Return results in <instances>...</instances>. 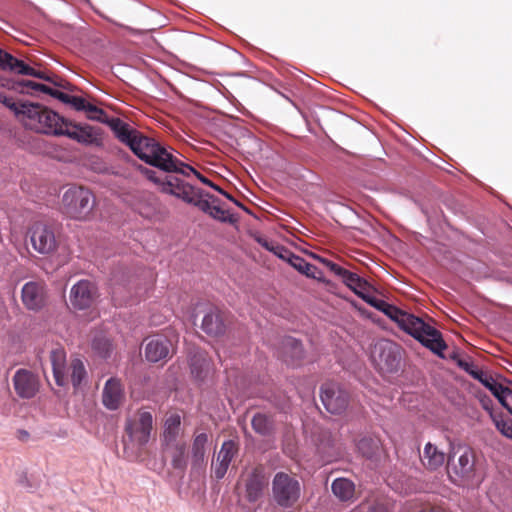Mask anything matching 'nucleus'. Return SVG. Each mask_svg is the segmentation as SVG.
Returning a JSON list of instances; mask_svg holds the SVG:
<instances>
[{
	"label": "nucleus",
	"mask_w": 512,
	"mask_h": 512,
	"mask_svg": "<svg viewBox=\"0 0 512 512\" xmlns=\"http://www.w3.org/2000/svg\"><path fill=\"white\" fill-rule=\"evenodd\" d=\"M288 263L297 271L303 273L305 265H307L308 262L304 258L293 253V255L290 256Z\"/></svg>",
	"instance_id": "43"
},
{
	"label": "nucleus",
	"mask_w": 512,
	"mask_h": 512,
	"mask_svg": "<svg viewBox=\"0 0 512 512\" xmlns=\"http://www.w3.org/2000/svg\"><path fill=\"white\" fill-rule=\"evenodd\" d=\"M20 85L22 86V89H21L22 92L34 94L37 92L36 85H39V83L31 81V80H24V81L20 82Z\"/></svg>",
	"instance_id": "48"
},
{
	"label": "nucleus",
	"mask_w": 512,
	"mask_h": 512,
	"mask_svg": "<svg viewBox=\"0 0 512 512\" xmlns=\"http://www.w3.org/2000/svg\"><path fill=\"white\" fill-rule=\"evenodd\" d=\"M126 434L133 445H146L153 430V417L148 411H141L138 419L126 425Z\"/></svg>",
	"instance_id": "10"
},
{
	"label": "nucleus",
	"mask_w": 512,
	"mask_h": 512,
	"mask_svg": "<svg viewBox=\"0 0 512 512\" xmlns=\"http://www.w3.org/2000/svg\"><path fill=\"white\" fill-rule=\"evenodd\" d=\"M124 387L120 379L109 378L103 388L102 402L109 410L118 409L124 401Z\"/></svg>",
	"instance_id": "18"
},
{
	"label": "nucleus",
	"mask_w": 512,
	"mask_h": 512,
	"mask_svg": "<svg viewBox=\"0 0 512 512\" xmlns=\"http://www.w3.org/2000/svg\"><path fill=\"white\" fill-rule=\"evenodd\" d=\"M0 69L3 71L14 72L21 75H30L39 79L53 82L56 86L65 87L59 82L53 81L45 72L35 70L24 61L15 58L10 53L0 48Z\"/></svg>",
	"instance_id": "12"
},
{
	"label": "nucleus",
	"mask_w": 512,
	"mask_h": 512,
	"mask_svg": "<svg viewBox=\"0 0 512 512\" xmlns=\"http://www.w3.org/2000/svg\"><path fill=\"white\" fill-rule=\"evenodd\" d=\"M46 292L42 282L30 281L22 288V302L30 310H39L45 304Z\"/></svg>",
	"instance_id": "17"
},
{
	"label": "nucleus",
	"mask_w": 512,
	"mask_h": 512,
	"mask_svg": "<svg viewBox=\"0 0 512 512\" xmlns=\"http://www.w3.org/2000/svg\"><path fill=\"white\" fill-rule=\"evenodd\" d=\"M499 402L512 414V390L506 388L505 393L501 396Z\"/></svg>",
	"instance_id": "45"
},
{
	"label": "nucleus",
	"mask_w": 512,
	"mask_h": 512,
	"mask_svg": "<svg viewBox=\"0 0 512 512\" xmlns=\"http://www.w3.org/2000/svg\"><path fill=\"white\" fill-rule=\"evenodd\" d=\"M128 452H130V454H129V455H127V456H126V455L121 456V455H119V454H118V457L127 458V459H129V460H130V459H132V458H135V459H137V458H138V455H136V453H135V452H136V450H127V449H124V450H123V453H124V454H126V453H128Z\"/></svg>",
	"instance_id": "59"
},
{
	"label": "nucleus",
	"mask_w": 512,
	"mask_h": 512,
	"mask_svg": "<svg viewBox=\"0 0 512 512\" xmlns=\"http://www.w3.org/2000/svg\"><path fill=\"white\" fill-rule=\"evenodd\" d=\"M317 259L338 277L342 273V271L345 269V268L341 267L340 265H338L337 263H335L327 258L318 256Z\"/></svg>",
	"instance_id": "42"
},
{
	"label": "nucleus",
	"mask_w": 512,
	"mask_h": 512,
	"mask_svg": "<svg viewBox=\"0 0 512 512\" xmlns=\"http://www.w3.org/2000/svg\"><path fill=\"white\" fill-rule=\"evenodd\" d=\"M269 484V477L262 465L256 466L246 479V498L249 502L254 503L261 499L264 491Z\"/></svg>",
	"instance_id": "15"
},
{
	"label": "nucleus",
	"mask_w": 512,
	"mask_h": 512,
	"mask_svg": "<svg viewBox=\"0 0 512 512\" xmlns=\"http://www.w3.org/2000/svg\"><path fill=\"white\" fill-rule=\"evenodd\" d=\"M418 512H443L440 507L425 505Z\"/></svg>",
	"instance_id": "56"
},
{
	"label": "nucleus",
	"mask_w": 512,
	"mask_h": 512,
	"mask_svg": "<svg viewBox=\"0 0 512 512\" xmlns=\"http://www.w3.org/2000/svg\"><path fill=\"white\" fill-rule=\"evenodd\" d=\"M12 382L15 392L20 398H33L39 391L40 382L38 376L27 369L17 370Z\"/></svg>",
	"instance_id": "13"
},
{
	"label": "nucleus",
	"mask_w": 512,
	"mask_h": 512,
	"mask_svg": "<svg viewBox=\"0 0 512 512\" xmlns=\"http://www.w3.org/2000/svg\"><path fill=\"white\" fill-rule=\"evenodd\" d=\"M20 85L22 86V89H21L22 92L34 94L37 92L36 85H39V83L31 81V80H24V81L20 82Z\"/></svg>",
	"instance_id": "49"
},
{
	"label": "nucleus",
	"mask_w": 512,
	"mask_h": 512,
	"mask_svg": "<svg viewBox=\"0 0 512 512\" xmlns=\"http://www.w3.org/2000/svg\"><path fill=\"white\" fill-rule=\"evenodd\" d=\"M95 196L82 186H74L66 190L62 196V210L70 218L86 220L95 207Z\"/></svg>",
	"instance_id": "4"
},
{
	"label": "nucleus",
	"mask_w": 512,
	"mask_h": 512,
	"mask_svg": "<svg viewBox=\"0 0 512 512\" xmlns=\"http://www.w3.org/2000/svg\"><path fill=\"white\" fill-rule=\"evenodd\" d=\"M12 110L23 125L37 133L61 136L65 119L49 108L35 103H17L12 100Z\"/></svg>",
	"instance_id": "3"
},
{
	"label": "nucleus",
	"mask_w": 512,
	"mask_h": 512,
	"mask_svg": "<svg viewBox=\"0 0 512 512\" xmlns=\"http://www.w3.org/2000/svg\"><path fill=\"white\" fill-rule=\"evenodd\" d=\"M50 361L52 365L55 382L58 386H66L68 377L66 376V352L62 347H57L50 352Z\"/></svg>",
	"instance_id": "19"
},
{
	"label": "nucleus",
	"mask_w": 512,
	"mask_h": 512,
	"mask_svg": "<svg viewBox=\"0 0 512 512\" xmlns=\"http://www.w3.org/2000/svg\"><path fill=\"white\" fill-rule=\"evenodd\" d=\"M368 512H390L388 507L383 503H375L369 507Z\"/></svg>",
	"instance_id": "54"
},
{
	"label": "nucleus",
	"mask_w": 512,
	"mask_h": 512,
	"mask_svg": "<svg viewBox=\"0 0 512 512\" xmlns=\"http://www.w3.org/2000/svg\"><path fill=\"white\" fill-rule=\"evenodd\" d=\"M422 464L429 470H436L443 465L445 454L441 450H415Z\"/></svg>",
	"instance_id": "27"
},
{
	"label": "nucleus",
	"mask_w": 512,
	"mask_h": 512,
	"mask_svg": "<svg viewBox=\"0 0 512 512\" xmlns=\"http://www.w3.org/2000/svg\"><path fill=\"white\" fill-rule=\"evenodd\" d=\"M366 303L376 308L377 310L382 311L388 302L372 296L370 299H366Z\"/></svg>",
	"instance_id": "50"
},
{
	"label": "nucleus",
	"mask_w": 512,
	"mask_h": 512,
	"mask_svg": "<svg viewBox=\"0 0 512 512\" xmlns=\"http://www.w3.org/2000/svg\"><path fill=\"white\" fill-rule=\"evenodd\" d=\"M491 393L500 400L507 387H504L501 383H498L492 375L487 374L481 382Z\"/></svg>",
	"instance_id": "31"
},
{
	"label": "nucleus",
	"mask_w": 512,
	"mask_h": 512,
	"mask_svg": "<svg viewBox=\"0 0 512 512\" xmlns=\"http://www.w3.org/2000/svg\"><path fill=\"white\" fill-rule=\"evenodd\" d=\"M171 458L173 467L183 471L190 461V450H172Z\"/></svg>",
	"instance_id": "29"
},
{
	"label": "nucleus",
	"mask_w": 512,
	"mask_h": 512,
	"mask_svg": "<svg viewBox=\"0 0 512 512\" xmlns=\"http://www.w3.org/2000/svg\"><path fill=\"white\" fill-rule=\"evenodd\" d=\"M61 130V135L67 136L81 144L100 145L102 142L101 129L90 125L73 124L65 120Z\"/></svg>",
	"instance_id": "11"
},
{
	"label": "nucleus",
	"mask_w": 512,
	"mask_h": 512,
	"mask_svg": "<svg viewBox=\"0 0 512 512\" xmlns=\"http://www.w3.org/2000/svg\"><path fill=\"white\" fill-rule=\"evenodd\" d=\"M339 277L343 283L351 290H353L354 287H357V284L360 283L361 280V277L358 274L353 273L347 269H344Z\"/></svg>",
	"instance_id": "34"
},
{
	"label": "nucleus",
	"mask_w": 512,
	"mask_h": 512,
	"mask_svg": "<svg viewBox=\"0 0 512 512\" xmlns=\"http://www.w3.org/2000/svg\"><path fill=\"white\" fill-rule=\"evenodd\" d=\"M232 445H233L232 441H226V442H224V443L222 444V447H221V448H222V449H225V448H232Z\"/></svg>",
	"instance_id": "63"
},
{
	"label": "nucleus",
	"mask_w": 512,
	"mask_h": 512,
	"mask_svg": "<svg viewBox=\"0 0 512 512\" xmlns=\"http://www.w3.org/2000/svg\"><path fill=\"white\" fill-rule=\"evenodd\" d=\"M140 171L149 181L157 186L161 193L173 196L185 203L192 201L191 197L197 188L174 175L175 173H167L165 176H160L156 171L142 166Z\"/></svg>",
	"instance_id": "5"
},
{
	"label": "nucleus",
	"mask_w": 512,
	"mask_h": 512,
	"mask_svg": "<svg viewBox=\"0 0 512 512\" xmlns=\"http://www.w3.org/2000/svg\"><path fill=\"white\" fill-rule=\"evenodd\" d=\"M251 425L253 430L262 436H270L275 429L273 417L265 413H256L251 419Z\"/></svg>",
	"instance_id": "26"
},
{
	"label": "nucleus",
	"mask_w": 512,
	"mask_h": 512,
	"mask_svg": "<svg viewBox=\"0 0 512 512\" xmlns=\"http://www.w3.org/2000/svg\"><path fill=\"white\" fill-rule=\"evenodd\" d=\"M19 481H20V483H21L22 485H24V486H25L26 488H28V489L36 488V485H33V484L30 482V480H29V478L27 477V475H26V474H23V475L20 477V480H19Z\"/></svg>",
	"instance_id": "55"
},
{
	"label": "nucleus",
	"mask_w": 512,
	"mask_h": 512,
	"mask_svg": "<svg viewBox=\"0 0 512 512\" xmlns=\"http://www.w3.org/2000/svg\"><path fill=\"white\" fill-rule=\"evenodd\" d=\"M84 111L87 113V117L91 120H96L103 123L107 122V115L104 110L91 103H87Z\"/></svg>",
	"instance_id": "33"
},
{
	"label": "nucleus",
	"mask_w": 512,
	"mask_h": 512,
	"mask_svg": "<svg viewBox=\"0 0 512 512\" xmlns=\"http://www.w3.org/2000/svg\"><path fill=\"white\" fill-rule=\"evenodd\" d=\"M66 376L68 383L71 382L74 389L77 390L87 376L83 361L78 358L72 359L66 368Z\"/></svg>",
	"instance_id": "25"
},
{
	"label": "nucleus",
	"mask_w": 512,
	"mask_h": 512,
	"mask_svg": "<svg viewBox=\"0 0 512 512\" xmlns=\"http://www.w3.org/2000/svg\"><path fill=\"white\" fill-rule=\"evenodd\" d=\"M209 442V435L206 432H196L193 448H204Z\"/></svg>",
	"instance_id": "44"
},
{
	"label": "nucleus",
	"mask_w": 512,
	"mask_h": 512,
	"mask_svg": "<svg viewBox=\"0 0 512 512\" xmlns=\"http://www.w3.org/2000/svg\"><path fill=\"white\" fill-rule=\"evenodd\" d=\"M370 289L371 285L369 284V282L361 278L360 283H358L357 287H354L352 291L366 302V299H370L372 297L371 295L368 294Z\"/></svg>",
	"instance_id": "35"
},
{
	"label": "nucleus",
	"mask_w": 512,
	"mask_h": 512,
	"mask_svg": "<svg viewBox=\"0 0 512 512\" xmlns=\"http://www.w3.org/2000/svg\"><path fill=\"white\" fill-rule=\"evenodd\" d=\"M190 370L191 374L197 380H204L208 377L212 370V362L207 353L201 350L196 351L190 357Z\"/></svg>",
	"instance_id": "20"
},
{
	"label": "nucleus",
	"mask_w": 512,
	"mask_h": 512,
	"mask_svg": "<svg viewBox=\"0 0 512 512\" xmlns=\"http://www.w3.org/2000/svg\"><path fill=\"white\" fill-rule=\"evenodd\" d=\"M97 296V288L89 280H80L71 289L70 301L74 308L83 310L89 308Z\"/></svg>",
	"instance_id": "14"
},
{
	"label": "nucleus",
	"mask_w": 512,
	"mask_h": 512,
	"mask_svg": "<svg viewBox=\"0 0 512 512\" xmlns=\"http://www.w3.org/2000/svg\"><path fill=\"white\" fill-rule=\"evenodd\" d=\"M468 374L479 382H482L487 375L486 372L479 370L475 365H473L472 369L468 371Z\"/></svg>",
	"instance_id": "51"
},
{
	"label": "nucleus",
	"mask_w": 512,
	"mask_h": 512,
	"mask_svg": "<svg viewBox=\"0 0 512 512\" xmlns=\"http://www.w3.org/2000/svg\"><path fill=\"white\" fill-rule=\"evenodd\" d=\"M87 101L79 96H71L69 105H71L77 111H84L87 105Z\"/></svg>",
	"instance_id": "47"
},
{
	"label": "nucleus",
	"mask_w": 512,
	"mask_h": 512,
	"mask_svg": "<svg viewBox=\"0 0 512 512\" xmlns=\"http://www.w3.org/2000/svg\"><path fill=\"white\" fill-rule=\"evenodd\" d=\"M71 96L72 95H69V94H66V93L60 91V93H58L56 95V99H58L59 101L65 103V104H69Z\"/></svg>",
	"instance_id": "57"
},
{
	"label": "nucleus",
	"mask_w": 512,
	"mask_h": 512,
	"mask_svg": "<svg viewBox=\"0 0 512 512\" xmlns=\"http://www.w3.org/2000/svg\"><path fill=\"white\" fill-rule=\"evenodd\" d=\"M145 357L149 362L156 363L170 356L171 342L163 335H154L145 339Z\"/></svg>",
	"instance_id": "16"
},
{
	"label": "nucleus",
	"mask_w": 512,
	"mask_h": 512,
	"mask_svg": "<svg viewBox=\"0 0 512 512\" xmlns=\"http://www.w3.org/2000/svg\"><path fill=\"white\" fill-rule=\"evenodd\" d=\"M203 191L201 189H196L194 195H192V201H188L187 204L193 205L200 209L202 212L209 214L213 205L207 199H203Z\"/></svg>",
	"instance_id": "30"
},
{
	"label": "nucleus",
	"mask_w": 512,
	"mask_h": 512,
	"mask_svg": "<svg viewBox=\"0 0 512 512\" xmlns=\"http://www.w3.org/2000/svg\"><path fill=\"white\" fill-rule=\"evenodd\" d=\"M356 448H379L381 445L380 439L370 433H365L360 435V437L355 440Z\"/></svg>",
	"instance_id": "32"
},
{
	"label": "nucleus",
	"mask_w": 512,
	"mask_h": 512,
	"mask_svg": "<svg viewBox=\"0 0 512 512\" xmlns=\"http://www.w3.org/2000/svg\"><path fill=\"white\" fill-rule=\"evenodd\" d=\"M496 427L501 432V434L507 438H512V420L496 421Z\"/></svg>",
	"instance_id": "41"
},
{
	"label": "nucleus",
	"mask_w": 512,
	"mask_h": 512,
	"mask_svg": "<svg viewBox=\"0 0 512 512\" xmlns=\"http://www.w3.org/2000/svg\"><path fill=\"white\" fill-rule=\"evenodd\" d=\"M458 462L461 473H467L472 469L473 463L471 461V457L467 452L458 456Z\"/></svg>",
	"instance_id": "40"
},
{
	"label": "nucleus",
	"mask_w": 512,
	"mask_h": 512,
	"mask_svg": "<svg viewBox=\"0 0 512 512\" xmlns=\"http://www.w3.org/2000/svg\"><path fill=\"white\" fill-rule=\"evenodd\" d=\"M209 215L221 222H232V217L228 214V212L219 206L213 205Z\"/></svg>",
	"instance_id": "37"
},
{
	"label": "nucleus",
	"mask_w": 512,
	"mask_h": 512,
	"mask_svg": "<svg viewBox=\"0 0 512 512\" xmlns=\"http://www.w3.org/2000/svg\"><path fill=\"white\" fill-rule=\"evenodd\" d=\"M12 98L7 97L2 91H0V103H3L6 107L9 108Z\"/></svg>",
	"instance_id": "58"
},
{
	"label": "nucleus",
	"mask_w": 512,
	"mask_h": 512,
	"mask_svg": "<svg viewBox=\"0 0 512 512\" xmlns=\"http://www.w3.org/2000/svg\"><path fill=\"white\" fill-rule=\"evenodd\" d=\"M204 457V450H190V461L192 468H200L204 462Z\"/></svg>",
	"instance_id": "38"
},
{
	"label": "nucleus",
	"mask_w": 512,
	"mask_h": 512,
	"mask_svg": "<svg viewBox=\"0 0 512 512\" xmlns=\"http://www.w3.org/2000/svg\"><path fill=\"white\" fill-rule=\"evenodd\" d=\"M58 93H60V91H59V90H57V89H53V88H51V87H50V92H48V95H50V96H52V97L56 98V95H57Z\"/></svg>",
	"instance_id": "62"
},
{
	"label": "nucleus",
	"mask_w": 512,
	"mask_h": 512,
	"mask_svg": "<svg viewBox=\"0 0 512 512\" xmlns=\"http://www.w3.org/2000/svg\"><path fill=\"white\" fill-rule=\"evenodd\" d=\"M371 357L381 371L393 372L400 365L401 355L399 347L388 340H380L371 352Z\"/></svg>",
	"instance_id": "8"
},
{
	"label": "nucleus",
	"mask_w": 512,
	"mask_h": 512,
	"mask_svg": "<svg viewBox=\"0 0 512 512\" xmlns=\"http://www.w3.org/2000/svg\"><path fill=\"white\" fill-rule=\"evenodd\" d=\"M333 494L341 501H348L354 496V483L346 478H337L331 485Z\"/></svg>",
	"instance_id": "28"
},
{
	"label": "nucleus",
	"mask_w": 512,
	"mask_h": 512,
	"mask_svg": "<svg viewBox=\"0 0 512 512\" xmlns=\"http://www.w3.org/2000/svg\"><path fill=\"white\" fill-rule=\"evenodd\" d=\"M29 235L31 244L38 253L49 255L57 251L60 234L53 225L36 222L30 227Z\"/></svg>",
	"instance_id": "6"
},
{
	"label": "nucleus",
	"mask_w": 512,
	"mask_h": 512,
	"mask_svg": "<svg viewBox=\"0 0 512 512\" xmlns=\"http://www.w3.org/2000/svg\"><path fill=\"white\" fill-rule=\"evenodd\" d=\"M272 494L279 506L291 507L300 497V484L287 473L278 472L272 481Z\"/></svg>",
	"instance_id": "7"
},
{
	"label": "nucleus",
	"mask_w": 512,
	"mask_h": 512,
	"mask_svg": "<svg viewBox=\"0 0 512 512\" xmlns=\"http://www.w3.org/2000/svg\"><path fill=\"white\" fill-rule=\"evenodd\" d=\"M281 349L283 360L290 365H296L303 358L302 344L293 337H285Z\"/></svg>",
	"instance_id": "22"
},
{
	"label": "nucleus",
	"mask_w": 512,
	"mask_h": 512,
	"mask_svg": "<svg viewBox=\"0 0 512 512\" xmlns=\"http://www.w3.org/2000/svg\"><path fill=\"white\" fill-rule=\"evenodd\" d=\"M302 274L319 281H324L322 271L319 270L316 266L310 264L309 262L307 263V265H305V269Z\"/></svg>",
	"instance_id": "39"
},
{
	"label": "nucleus",
	"mask_w": 512,
	"mask_h": 512,
	"mask_svg": "<svg viewBox=\"0 0 512 512\" xmlns=\"http://www.w3.org/2000/svg\"><path fill=\"white\" fill-rule=\"evenodd\" d=\"M457 365L462 369L464 370L465 372L468 373L469 370L472 369V366L474 365L472 362H470L469 360L465 359V358H458L457 359Z\"/></svg>",
	"instance_id": "53"
},
{
	"label": "nucleus",
	"mask_w": 512,
	"mask_h": 512,
	"mask_svg": "<svg viewBox=\"0 0 512 512\" xmlns=\"http://www.w3.org/2000/svg\"><path fill=\"white\" fill-rule=\"evenodd\" d=\"M109 124L118 140L129 146L133 153L145 163L165 173H180L187 177L194 174L203 184L212 187L226 198L232 199L230 194L196 171L192 166L182 162L154 138L130 128L127 123L119 118L112 119Z\"/></svg>",
	"instance_id": "1"
},
{
	"label": "nucleus",
	"mask_w": 512,
	"mask_h": 512,
	"mask_svg": "<svg viewBox=\"0 0 512 512\" xmlns=\"http://www.w3.org/2000/svg\"><path fill=\"white\" fill-rule=\"evenodd\" d=\"M202 329L211 336L223 334L225 332V323L222 312L217 308L210 309L203 318Z\"/></svg>",
	"instance_id": "21"
},
{
	"label": "nucleus",
	"mask_w": 512,
	"mask_h": 512,
	"mask_svg": "<svg viewBox=\"0 0 512 512\" xmlns=\"http://www.w3.org/2000/svg\"><path fill=\"white\" fill-rule=\"evenodd\" d=\"M181 432V416L176 412H171L166 415L163 427V441L169 446L172 445L179 437Z\"/></svg>",
	"instance_id": "23"
},
{
	"label": "nucleus",
	"mask_w": 512,
	"mask_h": 512,
	"mask_svg": "<svg viewBox=\"0 0 512 512\" xmlns=\"http://www.w3.org/2000/svg\"><path fill=\"white\" fill-rule=\"evenodd\" d=\"M237 451L238 450H219L216 453V450H214L212 466L214 468V477L217 480L225 476Z\"/></svg>",
	"instance_id": "24"
},
{
	"label": "nucleus",
	"mask_w": 512,
	"mask_h": 512,
	"mask_svg": "<svg viewBox=\"0 0 512 512\" xmlns=\"http://www.w3.org/2000/svg\"><path fill=\"white\" fill-rule=\"evenodd\" d=\"M272 252L278 256L280 259H283L285 261H289V258L290 256L293 255V253L287 249L286 247L280 245V244H277L274 248V250H272Z\"/></svg>",
	"instance_id": "46"
},
{
	"label": "nucleus",
	"mask_w": 512,
	"mask_h": 512,
	"mask_svg": "<svg viewBox=\"0 0 512 512\" xmlns=\"http://www.w3.org/2000/svg\"><path fill=\"white\" fill-rule=\"evenodd\" d=\"M321 401L328 412L340 415L349 405V393L334 383H325L321 386Z\"/></svg>",
	"instance_id": "9"
},
{
	"label": "nucleus",
	"mask_w": 512,
	"mask_h": 512,
	"mask_svg": "<svg viewBox=\"0 0 512 512\" xmlns=\"http://www.w3.org/2000/svg\"><path fill=\"white\" fill-rule=\"evenodd\" d=\"M385 315L395 321L399 328L418 340L423 346L430 349L439 356H443V351L447 348L442 334L436 328L425 323L421 318L413 314L402 311L392 305L391 310L385 311Z\"/></svg>",
	"instance_id": "2"
},
{
	"label": "nucleus",
	"mask_w": 512,
	"mask_h": 512,
	"mask_svg": "<svg viewBox=\"0 0 512 512\" xmlns=\"http://www.w3.org/2000/svg\"><path fill=\"white\" fill-rule=\"evenodd\" d=\"M459 451L460 450H452L453 453L448 456V464L454 461V458L457 455V452Z\"/></svg>",
	"instance_id": "61"
},
{
	"label": "nucleus",
	"mask_w": 512,
	"mask_h": 512,
	"mask_svg": "<svg viewBox=\"0 0 512 512\" xmlns=\"http://www.w3.org/2000/svg\"><path fill=\"white\" fill-rule=\"evenodd\" d=\"M363 456L367 458H372V450H363Z\"/></svg>",
	"instance_id": "64"
},
{
	"label": "nucleus",
	"mask_w": 512,
	"mask_h": 512,
	"mask_svg": "<svg viewBox=\"0 0 512 512\" xmlns=\"http://www.w3.org/2000/svg\"><path fill=\"white\" fill-rule=\"evenodd\" d=\"M36 86H37V92H42L45 94H48V92H50V87L45 84L39 83V85H36Z\"/></svg>",
	"instance_id": "60"
},
{
	"label": "nucleus",
	"mask_w": 512,
	"mask_h": 512,
	"mask_svg": "<svg viewBox=\"0 0 512 512\" xmlns=\"http://www.w3.org/2000/svg\"><path fill=\"white\" fill-rule=\"evenodd\" d=\"M257 242L263 247L265 248L266 250L272 252V250H274L275 246L278 244L276 242H273V241H269L268 239L266 238H262V237H258L257 238Z\"/></svg>",
	"instance_id": "52"
},
{
	"label": "nucleus",
	"mask_w": 512,
	"mask_h": 512,
	"mask_svg": "<svg viewBox=\"0 0 512 512\" xmlns=\"http://www.w3.org/2000/svg\"><path fill=\"white\" fill-rule=\"evenodd\" d=\"M93 348L99 352L102 357H107L111 350V344L105 339H95L92 343Z\"/></svg>",
	"instance_id": "36"
}]
</instances>
